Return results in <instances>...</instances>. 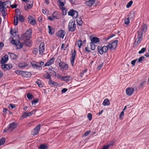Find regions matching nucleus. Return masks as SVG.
Returning <instances> with one entry per match:
<instances>
[{
    "label": "nucleus",
    "instance_id": "nucleus-1",
    "mask_svg": "<svg viewBox=\"0 0 149 149\" xmlns=\"http://www.w3.org/2000/svg\"><path fill=\"white\" fill-rule=\"evenodd\" d=\"M11 42L13 45L16 46L17 49L22 48L23 46V43L20 42L19 41L18 36L16 35L13 37Z\"/></svg>",
    "mask_w": 149,
    "mask_h": 149
},
{
    "label": "nucleus",
    "instance_id": "nucleus-2",
    "mask_svg": "<svg viewBox=\"0 0 149 149\" xmlns=\"http://www.w3.org/2000/svg\"><path fill=\"white\" fill-rule=\"evenodd\" d=\"M17 125V123L15 122H12L8 125V126L4 130V132H10L15 129Z\"/></svg>",
    "mask_w": 149,
    "mask_h": 149
},
{
    "label": "nucleus",
    "instance_id": "nucleus-3",
    "mask_svg": "<svg viewBox=\"0 0 149 149\" xmlns=\"http://www.w3.org/2000/svg\"><path fill=\"white\" fill-rule=\"evenodd\" d=\"M76 24H75V21L71 20L68 24V31L72 32H74L76 29Z\"/></svg>",
    "mask_w": 149,
    "mask_h": 149
},
{
    "label": "nucleus",
    "instance_id": "nucleus-4",
    "mask_svg": "<svg viewBox=\"0 0 149 149\" xmlns=\"http://www.w3.org/2000/svg\"><path fill=\"white\" fill-rule=\"evenodd\" d=\"M57 60L58 61L59 66L61 70L63 71L64 70H67L68 69V67L67 64L64 62L61 63V60L60 59H58Z\"/></svg>",
    "mask_w": 149,
    "mask_h": 149
},
{
    "label": "nucleus",
    "instance_id": "nucleus-5",
    "mask_svg": "<svg viewBox=\"0 0 149 149\" xmlns=\"http://www.w3.org/2000/svg\"><path fill=\"white\" fill-rule=\"evenodd\" d=\"M108 49V47L106 46H102V45H100L97 47L98 51L101 55H102L104 53H106Z\"/></svg>",
    "mask_w": 149,
    "mask_h": 149
},
{
    "label": "nucleus",
    "instance_id": "nucleus-6",
    "mask_svg": "<svg viewBox=\"0 0 149 149\" xmlns=\"http://www.w3.org/2000/svg\"><path fill=\"white\" fill-rule=\"evenodd\" d=\"M31 33L32 30L30 29L27 30L25 33L22 35V36L24 39L26 40L29 39L31 37Z\"/></svg>",
    "mask_w": 149,
    "mask_h": 149
},
{
    "label": "nucleus",
    "instance_id": "nucleus-7",
    "mask_svg": "<svg viewBox=\"0 0 149 149\" xmlns=\"http://www.w3.org/2000/svg\"><path fill=\"white\" fill-rule=\"evenodd\" d=\"M69 15L72 16L73 18H76L78 17V12L75 10L70 9L68 13Z\"/></svg>",
    "mask_w": 149,
    "mask_h": 149
},
{
    "label": "nucleus",
    "instance_id": "nucleus-8",
    "mask_svg": "<svg viewBox=\"0 0 149 149\" xmlns=\"http://www.w3.org/2000/svg\"><path fill=\"white\" fill-rule=\"evenodd\" d=\"M142 36L143 35H141V33L140 32H139V33H138L137 38L135 40L134 45L136 46L140 43L142 39Z\"/></svg>",
    "mask_w": 149,
    "mask_h": 149
},
{
    "label": "nucleus",
    "instance_id": "nucleus-9",
    "mask_svg": "<svg viewBox=\"0 0 149 149\" xmlns=\"http://www.w3.org/2000/svg\"><path fill=\"white\" fill-rule=\"evenodd\" d=\"M76 55V51L75 50H74L71 53V56L70 60L71 64L72 66L74 65V63L75 60Z\"/></svg>",
    "mask_w": 149,
    "mask_h": 149
},
{
    "label": "nucleus",
    "instance_id": "nucleus-10",
    "mask_svg": "<svg viewBox=\"0 0 149 149\" xmlns=\"http://www.w3.org/2000/svg\"><path fill=\"white\" fill-rule=\"evenodd\" d=\"M65 34L66 32L65 31L63 30H60L56 33V35L57 37L63 39Z\"/></svg>",
    "mask_w": 149,
    "mask_h": 149
},
{
    "label": "nucleus",
    "instance_id": "nucleus-11",
    "mask_svg": "<svg viewBox=\"0 0 149 149\" xmlns=\"http://www.w3.org/2000/svg\"><path fill=\"white\" fill-rule=\"evenodd\" d=\"M28 22L29 23L33 25H35L36 24V22L35 19L32 17L29 16L28 17Z\"/></svg>",
    "mask_w": 149,
    "mask_h": 149
},
{
    "label": "nucleus",
    "instance_id": "nucleus-12",
    "mask_svg": "<svg viewBox=\"0 0 149 149\" xmlns=\"http://www.w3.org/2000/svg\"><path fill=\"white\" fill-rule=\"evenodd\" d=\"M147 29V25L144 24H142L140 30L137 32L138 33H139V32H140L141 33V35H143V33L146 32Z\"/></svg>",
    "mask_w": 149,
    "mask_h": 149
},
{
    "label": "nucleus",
    "instance_id": "nucleus-13",
    "mask_svg": "<svg viewBox=\"0 0 149 149\" xmlns=\"http://www.w3.org/2000/svg\"><path fill=\"white\" fill-rule=\"evenodd\" d=\"M45 50V44L43 42L40 43L39 47V53L41 55L43 54Z\"/></svg>",
    "mask_w": 149,
    "mask_h": 149
},
{
    "label": "nucleus",
    "instance_id": "nucleus-14",
    "mask_svg": "<svg viewBox=\"0 0 149 149\" xmlns=\"http://www.w3.org/2000/svg\"><path fill=\"white\" fill-rule=\"evenodd\" d=\"M134 90L133 88L131 87L127 88L126 90V92L127 95L130 96L134 92Z\"/></svg>",
    "mask_w": 149,
    "mask_h": 149
},
{
    "label": "nucleus",
    "instance_id": "nucleus-15",
    "mask_svg": "<svg viewBox=\"0 0 149 149\" xmlns=\"http://www.w3.org/2000/svg\"><path fill=\"white\" fill-rule=\"evenodd\" d=\"M1 67L4 70H7L11 69L12 68V65L10 64H6L4 63L2 64Z\"/></svg>",
    "mask_w": 149,
    "mask_h": 149
},
{
    "label": "nucleus",
    "instance_id": "nucleus-16",
    "mask_svg": "<svg viewBox=\"0 0 149 149\" xmlns=\"http://www.w3.org/2000/svg\"><path fill=\"white\" fill-rule=\"evenodd\" d=\"M41 125L38 124L33 129V135H35L38 134L40 129Z\"/></svg>",
    "mask_w": 149,
    "mask_h": 149
},
{
    "label": "nucleus",
    "instance_id": "nucleus-17",
    "mask_svg": "<svg viewBox=\"0 0 149 149\" xmlns=\"http://www.w3.org/2000/svg\"><path fill=\"white\" fill-rule=\"evenodd\" d=\"M55 61V58L53 57L50 59L45 64L44 67L49 66L54 63Z\"/></svg>",
    "mask_w": 149,
    "mask_h": 149
},
{
    "label": "nucleus",
    "instance_id": "nucleus-18",
    "mask_svg": "<svg viewBox=\"0 0 149 149\" xmlns=\"http://www.w3.org/2000/svg\"><path fill=\"white\" fill-rule=\"evenodd\" d=\"M95 0H89L85 1V4L87 6L91 7L94 3Z\"/></svg>",
    "mask_w": 149,
    "mask_h": 149
},
{
    "label": "nucleus",
    "instance_id": "nucleus-19",
    "mask_svg": "<svg viewBox=\"0 0 149 149\" xmlns=\"http://www.w3.org/2000/svg\"><path fill=\"white\" fill-rule=\"evenodd\" d=\"M22 75L24 77L27 78L31 77V74L30 72L22 71Z\"/></svg>",
    "mask_w": 149,
    "mask_h": 149
},
{
    "label": "nucleus",
    "instance_id": "nucleus-20",
    "mask_svg": "<svg viewBox=\"0 0 149 149\" xmlns=\"http://www.w3.org/2000/svg\"><path fill=\"white\" fill-rule=\"evenodd\" d=\"M52 14L55 19H59L61 17L59 13L57 11L54 12Z\"/></svg>",
    "mask_w": 149,
    "mask_h": 149
},
{
    "label": "nucleus",
    "instance_id": "nucleus-21",
    "mask_svg": "<svg viewBox=\"0 0 149 149\" xmlns=\"http://www.w3.org/2000/svg\"><path fill=\"white\" fill-rule=\"evenodd\" d=\"M8 55H6L3 57L1 61V63L3 64L6 62L8 60Z\"/></svg>",
    "mask_w": 149,
    "mask_h": 149
},
{
    "label": "nucleus",
    "instance_id": "nucleus-22",
    "mask_svg": "<svg viewBox=\"0 0 149 149\" xmlns=\"http://www.w3.org/2000/svg\"><path fill=\"white\" fill-rule=\"evenodd\" d=\"M48 27L49 29V33L51 35L54 34L55 32V30L53 27L49 25L48 26Z\"/></svg>",
    "mask_w": 149,
    "mask_h": 149
},
{
    "label": "nucleus",
    "instance_id": "nucleus-23",
    "mask_svg": "<svg viewBox=\"0 0 149 149\" xmlns=\"http://www.w3.org/2000/svg\"><path fill=\"white\" fill-rule=\"evenodd\" d=\"M49 84L50 85H52V86H57L58 85V83L56 82L52 81L51 79L49 80L48 81Z\"/></svg>",
    "mask_w": 149,
    "mask_h": 149
},
{
    "label": "nucleus",
    "instance_id": "nucleus-24",
    "mask_svg": "<svg viewBox=\"0 0 149 149\" xmlns=\"http://www.w3.org/2000/svg\"><path fill=\"white\" fill-rule=\"evenodd\" d=\"M9 55L10 58L12 59H15L18 57V56L13 53H9Z\"/></svg>",
    "mask_w": 149,
    "mask_h": 149
},
{
    "label": "nucleus",
    "instance_id": "nucleus-25",
    "mask_svg": "<svg viewBox=\"0 0 149 149\" xmlns=\"http://www.w3.org/2000/svg\"><path fill=\"white\" fill-rule=\"evenodd\" d=\"M27 66V64L26 63L23 61L20 62L18 65V66L19 68H24Z\"/></svg>",
    "mask_w": 149,
    "mask_h": 149
},
{
    "label": "nucleus",
    "instance_id": "nucleus-26",
    "mask_svg": "<svg viewBox=\"0 0 149 149\" xmlns=\"http://www.w3.org/2000/svg\"><path fill=\"white\" fill-rule=\"evenodd\" d=\"M91 42L97 43L99 42V39L97 37H93L91 39Z\"/></svg>",
    "mask_w": 149,
    "mask_h": 149
},
{
    "label": "nucleus",
    "instance_id": "nucleus-27",
    "mask_svg": "<svg viewBox=\"0 0 149 149\" xmlns=\"http://www.w3.org/2000/svg\"><path fill=\"white\" fill-rule=\"evenodd\" d=\"M110 103L108 98H106L104 99L103 102V105L104 106H108L110 104Z\"/></svg>",
    "mask_w": 149,
    "mask_h": 149
},
{
    "label": "nucleus",
    "instance_id": "nucleus-28",
    "mask_svg": "<svg viewBox=\"0 0 149 149\" xmlns=\"http://www.w3.org/2000/svg\"><path fill=\"white\" fill-rule=\"evenodd\" d=\"M77 24L80 26H81L83 24V22L81 17L77 18Z\"/></svg>",
    "mask_w": 149,
    "mask_h": 149
},
{
    "label": "nucleus",
    "instance_id": "nucleus-29",
    "mask_svg": "<svg viewBox=\"0 0 149 149\" xmlns=\"http://www.w3.org/2000/svg\"><path fill=\"white\" fill-rule=\"evenodd\" d=\"M33 1H32V3L31 4H30L29 3H26V8L25 7L24 8L25 10H26L27 9H31L33 7Z\"/></svg>",
    "mask_w": 149,
    "mask_h": 149
},
{
    "label": "nucleus",
    "instance_id": "nucleus-30",
    "mask_svg": "<svg viewBox=\"0 0 149 149\" xmlns=\"http://www.w3.org/2000/svg\"><path fill=\"white\" fill-rule=\"evenodd\" d=\"M134 15V12L133 11H131L128 15L127 17H130V19L132 18Z\"/></svg>",
    "mask_w": 149,
    "mask_h": 149
},
{
    "label": "nucleus",
    "instance_id": "nucleus-31",
    "mask_svg": "<svg viewBox=\"0 0 149 149\" xmlns=\"http://www.w3.org/2000/svg\"><path fill=\"white\" fill-rule=\"evenodd\" d=\"M36 83L38 85L39 87L42 88L43 87V85L40 80H38L37 81H36Z\"/></svg>",
    "mask_w": 149,
    "mask_h": 149
},
{
    "label": "nucleus",
    "instance_id": "nucleus-32",
    "mask_svg": "<svg viewBox=\"0 0 149 149\" xmlns=\"http://www.w3.org/2000/svg\"><path fill=\"white\" fill-rule=\"evenodd\" d=\"M6 10V9L5 8L4 9H2L0 11V12H1L3 16L4 17L5 16L7 15Z\"/></svg>",
    "mask_w": 149,
    "mask_h": 149
},
{
    "label": "nucleus",
    "instance_id": "nucleus-33",
    "mask_svg": "<svg viewBox=\"0 0 149 149\" xmlns=\"http://www.w3.org/2000/svg\"><path fill=\"white\" fill-rule=\"evenodd\" d=\"M25 45L27 46H31L32 44L31 41L29 40H27L25 41Z\"/></svg>",
    "mask_w": 149,
    "mask_h": 149
},
{
    "label": "nucleus",
    "instance_id": "nucleus-34",
    "mask_svg": "<svg viewBox=\"0 0 149 149\" xmlns=\"http://www.w3.org/2000/svg\"><path fill=\"white\" fill-rule=\"evenodd\" d=\"M118 41L117 40H115L111 43L113 49H114L116 48L118 43Z\"/></svg>",
    "mask_w": 149,
    "mask_h": 149
},
{
    "label": "nucleus",
    "instance_id": "nucleus-35",
    "mask_svg": "<svg viewBox=\"0 0 149 149\" xmlns=\"http://www.w3.org/2000/svg\"><path fill=\"white\" fill-rule=\"evenodd\" d=\"M130 17H127V18H125L124 19V23L126 25L128 24L130 22Z\"/></svg>",
    "mask_w": 149,
    "mask_h": 149
},
{
    "label": "nucleus",
    "instance_id": "nucleus-36",
    "mask_svg": "<svg viewBox=\"0 0 149 149\" xmlns=\"http://www.w3.org/2000/svg\"><path fill=\"white\" fill-rule=\"evenodd\" d=\"M70 77V76H63L62 80L63 81L67 82L70 80L69 79Z\"/></svg>",
    "mask_w": 149,
    "mask_h": 149
},
{
    "label": "nucleus",
    "instance_id": "nucleus-37",
    "mask_svg": "<svg viewBox=\"0 0 149 149\" xmlns=\"http://www.w3.org/2000/svg\"><path fill=\"white\" fill-rule=\"evenodd\" d=\"M18 19L20 22H23L24 21V17L21 15L18 16Z\"/></svg>",
    "mask_w": 149,
    "mask_h": 149
},
{
    "label": "nucleus",
    "instance_id": "nucleus-38",
    "mask_svg": "<svg viewBox=\"0 0 149 149\" xmlns=\"http://www.w3.org/2000/svg\"><path fill=\"white\" fill-rule=\"evenodd\" d=\"M4 3L3 2L0 1V11L5 8Z\"/></svg>",
    "mask_w": 149,
    "mask_h": 149
},
{
    "label": "nucleus",
    "instance_id": "nucleus-39",
    "mask_svg": "<svg viewBox=\"0 0 149 149\" xmlns=\"http://www.w3.org/2000/svg\"><path fill=\"white\" fill-rule=\"evenodd\" d=\"M91 49V50H94L95 48V45L94 43L93 42L90 43Z\"/></svg>",
    "mask_w": 149,
    "mask_h": 149
},
{
    "label": "nucleus",
    "instance_id": "nucleus-40",
    "mask_svg": "<svg viewBox=\"0 0 149 149\" xmlns=\"http://www.w3.org/2000/svg\"><path fill=\"white\" fill-rule=\"evenodd\" d=\"M18 17L14 16V17L13 23L15 25H17L18 23Z\"/></svg>",
    "mask_w": 149,
    "mask_h": 149
},
{
    "label": "nucleus",
    "instance_id": "nucleus-41",
    "mask_svg": "<svg viewBox=\"0 0 149 149\" xmlns=\"http://www.w3.org/2000/svg\"><path fill=\"white\" fill-rule=\"evenodd\" d=\"M15 16L16 17H18V16L20 15V10L18 9H16L15 10Z\"/></svg>",
    "mask_w": 149,
    "mask_h": 149
},
{
    "label": "nucleus",
    "instance_id": "nucleus-42",
    "mask_svg": "<svg viewBox=\"0 0 149 149\" xmlns=\"http://www.w3.org/2000/svg\"><path fill=\"white\" fill-rule=\"evenodd\" d=\"M91 132L90 130L87 131H86L84 134L82 135L83 137H86L88 136Z\"/></svg>",
    "mask_w": 149,
    "mask_h": 149
},
{
    "label": "nucleus",
    "instance_id": "nucleus-43",
    "mask_svg": "<svg viewBox=\"0 0 149 149\" xmlns=\"http://www.w3.org/2000/svg\"><path fill=\"white\" fill-rule=\"evenodd\" d=\"M27 117H28V112H25L23 113L21 117V118L23 119L24 118Z\"/></svg>",
    "mask_w": 149,
    "mask_h": 149
},
{
    "label": "nucleus",
    "instance_id": "nucleus-44",
    "mask_svg": "<svg viewBox=\"0 0 149 149\" xmlns=\"http://www.w3.org/2000/svg\"><path fill=\"white\" fill-rule=\"evenodd\" d=\"M43 77L45 79H48L49 80L51 79V76L48 73L45 74Z\"/></svg>",
    "mask_w": 149,
    "mask_h": 149
},
{
    "label": "nucleus",
    "instance_id": "nucleus-45",
    "mask_svg": "<svg viewBox=\"0 0 149 149\" xmlns=\"http://www.w3.org/2000/svg\"><path fill=\"white\" fill-rule=\"evenodd\" d=\"M63 0H58V2L59 3L60 6V8H61L63 7V6L64 5V3L62 1Z\"/></svg>",
    "mask_w": 149,
    "mask_h": 149
},
{
    "label": "nucleus",
    "instance_id": "nucleus-46",
    "mask_svg": "<svg viewBox=\"0 0 149 149\" xmlns=\"http://www.w3.org/2000/svg\"><path fill=\"white\" fill-rule=\"evenodd\" d=\"M39 148L41 149H47L48 148L47 146L45 144H41Z\"/></svg>",
    "mask_w": 149,
    "mask_h": 149
},
{
    "label": "nucleus",
    "instance_id": "nucleus-47",
    "mask_svg": "<svg viewBox=\"0 0 149 149\" xmlns=\"http://www.w3.org/2000/svg\"><path fill=\"white\" fill-rule=\"evenodd\" d=\"M5 139L4 137H2L0 139V146L3 145L5 142Z\"/></svg>",
    "mask_w": 149,
    "mask_h": 149
},
{
    "label": "nucleus",
    "instance_id": "nucleus-48",
    "mask_svg": "<svg viewBox=\"0 0 149 149\" xmlns=\"http://www.w3.org/2000/svg\"><path fill=\"white\" fill-rule=\"evenodd\" d=\"M76 42L78 44L79 47L80 48L82 45V41L81 40H77Z\"/></svg>",
    "mask_w": 149,
    "mask_h": 149
},
{
    "label": "nucleus",
    "instance_id": "nucleus-49",
    "mask_svg": "<svg viewBox=\"0 0 149 149\" xmlns=\"http://www.w3.org/2000/svg\"><path fill=\"white\" fill-rule=\"evenodd\" d=\"M38 102V98H36L33 100L32 102V104L33 106L34 105L35 106L36 103H37Z\"/></svg>",
    "mask_w": 149,
    "mask_h": 149
},
{
    "label": "nucleus",
    "instance_id": "nucleus-50",
    "mask_svg": "<svg viewBox=\"0 0 149 149\" xmlns=\"http://www.w3.org/2000/svg\"><path fill=\"white\" fill-rule=\"evenodd\" d=\"M61 9L62 11L63 15H66L67 13L66 9L64 7L61 8Z\"/></svg>",
    "mask_w": 149,
    "mask_h": 149
},
{
    "label": "nucleus",
    "instance_id": "nucleus-51",
    "mask_svg": "<svg viewBox=\"0 0 149 149\" xmlns=\"http://www.w3.org/2000/svg\"><path fill=\"white\" fill-rule=\"evenodd\" d=\"M68 45H67L65 47V44L64 43H62L61 45V49H63L64 50H65L67 49V47H68Z\"/></svg>",
    "mask_w": 149,
    "mask_h": 149
},
{
    "label": "nucleus",
    "instance_id": "nucleus-52",
    "mask_svg": "<svg viewBox=\"0 0 149 149\" xmlns=\"http://www.w3.org/2000/svg\"><path fill=\"white\" fill-rule=\"evenodd\" d=\"M33 53L34 54H37L38 52V49L37 48H34L32 51Z\"/></svg>",
    "mask_w": 149,
    "mask_h": 149
},
{
    "label": "nucleus",
    "instance_id": "nucleus-53",
    "mask_svg": "<svg viewBox=\"0 0 149 149\" xmlns=\"http://www.w3.org/2000/svg\"><path fill=\"white\" fill-rule=\"evenodd\" d=\"M145 57L144 56H141L139 57L138 60V62L142 63Z\"/></svg>",
    "mask_w": 149,
    "mask_h": 149
},
{
    "label": "nucleus",
    "instance_id": "nucleus-54",
    "mask_svg": "<svg viewBox=\"0 0 149 149\" xmlns=\"http://www.w3.org/2000/svg\"><path fill=\"white\" fill-rule=\"evenodd\" d=\"M133 1L132 0L130 1L126 5V7L127 8H130L132 5L133 3Z\"/></svg>",
    "mask_w": 149,
    "mask_h": 149
},
{
    "label": "nucleus",
    "instance_id": "nucleus-55",
    "mask_svg": "<svg viewBox=\"0 0 149 149\" xmlns=\"http://www.w3.org/2000/svg\"><path fill=\"white\" fill-rule=\"evenodd\" d=\"M36 112L35 110H32V111L28 112V116H31L33 114H34Z\"/></svg>",
    "mask_w": 149,
    "mask_h": 149
},
{
    "label": "nucleus",
    "instance_id": "nucleus-56",
    "mask_svg": "<svg viewBox=\"0 0 149 149\" xmlns=\"http://www.w3.org/2000/svg\"><path fill=\"white\" fill-rule=\"evenodd\" d=\"M87 70V69H84V70H83L80 73V75L81 77H82L84 74Z\"/></svg>",
    "mask_w": 149,
    "mask_h": 149
},
{
    "label": "nucleus",
    "instance_id": "nucleus-57",
    "mask_svg": "<svg viewBox=\"0 0 149 149\" xmlns=\"http://www.w3.org/2000/svg\"><path fill=\"white\" fill-rule=\"evenodd\" d=\"M27 98L29 100H31L33 97L32 94L30 93H28L27 95Z\"/></svg>",
    "mask_w": 149,
    "mask_h": 149
},
{
    "label": "nucleus",
    "instance_id": "nucleus-58",
    "mask_svg": "<svg viewBox=\"0 0 149 149\" xmlns=\"http://www.w3.org/2000/svg\"><path fill=\"white\" fill-rule=\"evenodd\" d=\"M103 63H102L98 65L97 66V70H100L101 68L103 66Z\"/></svg>",
    "mask_w": 149,
    "mask_h": 149
},
{
    "label": "nucleus",
    "instance_id": "nucleus-59",
    "mask_svg": "<svg viewBox=\"0 0 149 149\" xmlns=\"http://www.w3.org/2000/svg\"><path fill=\"white\" fill-rule=\"evenodd\" d=\"M146 50V49L145 48H143L141 49V50L139 51V52L138 53L139 54L143 53H144L145 52Z\"/></svg>",
    "mask_w": 149,
    "mask_h": 149
},
{
    "label": "nucleus",
    "instance_id": "nucleus-60",
    "mask_svg": "<svg viewBox=\"0 0 149 149\" xmlns=\"http://www.w3.org/2000/svg\"><path fill=\"white\" fill-rule=\"evenodd\" d=\"M47 18L50 21H53L55 19L54 17H53V15L52 14L51 16H48Z\"/></svg>",
    "mask_w": 149,
    "mask_h": 149
},
{
    "label": "nucleus",
    "instance_id": "nucleus-61",
    "mask_svg": "<svg viewBox=\"0 0 149 149\" xmlns=\"http://www.w3.org/2000/svg\"><path fill=\"white\" fill-rule=\"evenodd\" d=\"M87 117L89 120H91L92 119V115L91 113H88L87 115Z\"/></svg>",
    "mask_w": 149,
    "mask_h": 149
},
{
    "label": "nucleus",
    "instance_id": "nucleus-62",
    "mask_svg": "<svg viewBox=\"0 0 149 149\" xmlns=\"http://www.w3.org/2000/svg\"><path fill=\"white\" fill-rule=\"evenodd\" d=\"M10 33L13 36L14 35V34H16L15 31L12 29H11L10 30Z\"/></svg>",
    "mask_w": 149,
    "mask_h": 149
},
{
    "label": "nucleus",
    "instance_id": "nucleus-63",
    "mask_svg": "<svg viewBox=\"0 0 149 149\" xmlns=\"http://www.w3.org/2000/svg\"><path fill=\"white\" fill-rule=\"evenodd\" d=\"M22 71L19 70H16L15 71V73L17 74H21L22 75Z\"/></svg>",
    "mask_w": 149,
    "mask_h": 149
},
{
    "label": "nucleus",
    "instance_id": "nucleus-64",
    "mask_svg": "<svg viewBox=\"0 0 149 149\" xmlns=\"http://www.w3.org/2000/svg\"><path fill=\"white\" fill-rule=\"evenodd\" d=\"M42 11L43 13L44 14H47V13H48V10H47L46 9H43L42 10Z\"/></svg>",
    "mask_w": 149,
    "mask_h": 149
}]
</instances>
